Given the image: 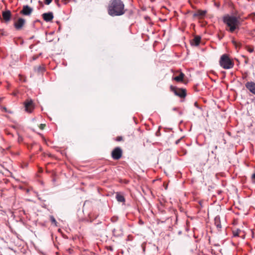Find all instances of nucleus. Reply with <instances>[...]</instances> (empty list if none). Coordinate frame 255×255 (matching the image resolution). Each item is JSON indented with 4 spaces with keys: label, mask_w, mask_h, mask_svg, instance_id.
Returning <instances> with one entry per match:
<instances>
[{
    "label": "nucleus",
    "mask_w": 255,
    "mask_h": 255,
    "mask_svg": "<svg viewBox=\"0 0 255 255\" xmlns=\"http://www.w3.org/2000/svg\"><path fill=\"white\" fill-rule=\"evenodd\" d=\"M125 5L121 0H111L108 7V13L112 16H120L125 13Z\"/></svg>",
    "instance_id": "obj_1"
},
{
    "label": "nucleus",
    "mask_w": 255,
    "mask_h": 255,
    "mask_svg": "<svg viewBox=\"0 0 255 255\" xmlns=\"http://www.w3.org/2000/svg\"><path fill=\"white\" fill-rule=\"evenodd\" d=\"M223 21L229 27L227 30L230 32H233L236 29H239L241 24L238 17L229 14L223 16Z\"/></svg>",
    "instance_id": "obj_2"
},
{
    "label": "nucleus",
    "mask_w": 255,
    "mask_h": 255,
    "mask_svg": "<svg viewBox=\"0 0 255 255\" xmlns=\"http://www.w3.org/2000/svg\"><path fill=\"white\" fill-rule=\"evenodd\" d=\"M220 65L225 69H230L234 67V64L227 54L222 55L219 60Z\"/></svg>",
    "instance_id": "obj_3"
},
{
    "label": "nucleus",
    "mask_w": 255,
    "mask_h": 255,
    "mask_svg": "<svg viewBox=\"0 0 255 255\" xmlns=\"http://www.w3.org/2000/svg\"><path fill=\"white\" fill-rule=\"evenodd\" d=\"M122 155V150L119 147H116L112 152V156L114 159H119Z\"/></svg>",
    "instance_id": "obj_4"
},
{
    "label": "nucleus",
    "mask_w": 255,
    "mask_h": 255,
    "mask_svg": "<svg viewBox=\"0 0 255 255\" xmlns=\"http://www.w3.org/2000/svg\"><path fill=\"white\" fill-rule=\"evenodd\" d=\"M171 89L173 91L175 95H176V96H178L180 98H183L185 97V90L181 89H176L174 88H173L172 86H171Z\"/></svg>",
    "instance_id": "obj_5"
},
{
    "label": "nucleus",
    "mask_w": 255,
    "mask_h": 255,
    "mask_svg": "<svg viewBox=\"0 0 255 255\" xmlns=\"http://www.w3.org/2000/svg\"><path fill=\"white\" fill-rule=\"evenodd\" d=\"M24 107L25 110L27 112L29 113H31L34 108L32 101L31 100H29L25 102Z\"/></svg>",
    "instance_id": "obj_6"
},
{
    "label": "nucleus",
    "mask_w": 255,
    "mask_h": 255,
    "mask_svg": "<svg viewBox=\"0 0 255 255\" xmlns=\"http://www.w3.org/2000/svg\"><path fill=\"white\" fill-rule=\"evenodd\" d=\"M246 87L250 92L255 95V83L254 82H248L246 83Z\"/></svg>",
    "instance_id": "obj_7"
},
{
    "label": "nucleus",
    "mask_w": 255,
    "mask_h": 255,
    "mask_svg": "<svg viewBox=\"0 0 255 255\" xmlns=\"http://www.w3.org/2000/svg\"><path fill=\"white\" fill-rule=\"evenodd\" d=\"M25 22V21L23 18H19L17 21L14 23V26L17 30H19L22 27Z\"/></svg>",
    "instance_id": "obj_8"
},
{
    "label": "nucleus",
    "mask_w": 255,
    "mask_h": 255,
    "mask_svg": "<svg viewBox=\"0 0 255 255\" xmlns=\"http://www.w3.org/2000/svg\"><path fill=\"white\" fill-rule=\"evenodd\" d=\"M42 17L45 21L49 22L53 19L54 16L52 12H49L47 13H44L42 14Z\"/></svg>",
    "instance_id": "obj_9"
},
{
    "label": "nucleus",
    "mask_w": 255,
    "mask_h": 255,
    "mask_svg": "<svg viewBox=\"0 0 255 255\" xmlns=\"http://www.w3.org/2000/svg\"><path fill=\"white\" fill-rule=\"evenodd\" d=\"M32 11V8L28 5H24L21 13L25 15H29Z\"/></svg>",
    "instance_id": "obj_10"
},
{
    "label": "nucleus",
    "mask_w": 255,
    "mask_h": 255,
    "mask_svg": "<svg viewBox=\"0 0 255 255\" xmlns=\"http://www.w3.org/2000/svg\"><path fill=\"white\" fill-rule=\"evenodd\" d=\"M2 16L5 21H8L10 20L11 13L9 10H7L2 12Z\"/></svg>",
    "instance_id": "obj_11"
},
{
    "label": "nucleus",
    "mask_w": 255,
    "mask_h": 255,
    "mask_svg": "<svg viewBox=\"0 0 255 255\" xmlns=\"http://www.w3.org/2000/svg\"><path fill=\"white\" fill-rule=\"evenodd\" d=\"M215 221V225L216 226L218 230H220L222 226L220 222V218L219 216H216L214 219Z\"/></svg>",
    "instance_id": "obj_12"
},
{
    "label": "nucleus",
    "mask_w": 255,
    "mask_h": 255,
    "mask_svg": "<svg viewBox=\"0 0 255 255\" xmlns=\"http://www.w3.org/2000/svg\"><path fill=\"white\" fill-rule=\"evenodd\" d=\"M201 37L199 36H196L193 40L191 44L194 46H198L200 44Z\"/></svg>",
    "instance_id": "obj_13"
},
{
    "label": "nucleus",
    "mask_w": 255,
    "mask_h": 255,
    "mask_svg": "<svg viewBox=\"0 0 255 255\" xmlns=\"http://www.w3.org/2000/svg\"><path fill=\"white\" fill-rule=\"evenodd\" d=\"M116 198L119 202H124L125 201V199L124 196L119 193H117Z\"/></svg>",
    "instance_id": "obj_14"
},
{
    "label": "nucleus",
    "mask_w": 255,
    "mask_h": 255,
    "mask_svg": "<svg viewBox=\"0 0 255 255\" xmlns=\"http://www.w3.org/2000/svg\"><path fill=\"white\" fill-rule=\"evenodd\" d=\"M184 74L183 73H181L179 76L174 78V79L177 82H181L183 81Z\"/></svg>",
    "instance_id": "obj_15"
},
{
    "label": "nucleus",
    "mask_w": 255,
    "mask_h": 255,
    "mask_svg": "<svg viewBox=\"0 0 255 255\" xmlns=\"http://www.w3.org/2000/svg\"><path fill=\"white\" fill-rule=\"evenodd\" d=\"M206 13V10H198L196 13L194 14V16H203Z\"/></svg>",
    "instance_id": "obj_16"
},
{
    "label": "nucleus",
    "mask_w": 255,
    "mask_h": 255,
    "mask_svg": "<svg viewBox=\"0 0 255 255\" xmlns=\"http://www.w3.org/2000/svg\"><path fill=\"white\" fill-rule=\"evenodd\" d=\"M50 219L51 223L53 224H54L55 226H57V223L55 219L54 218V217L53 216H50Z\"/></svg>",
    "instance_id": "obj_17"
},
{
    "label": "nucleus",
    "mask_w": 255,
    "mask_h": 255,
    "mask_svg": "<svg viewBox=\"0 0 255 255\" xmlns=\"http://www.w3.org/2000/svg\"><path fill=\"white\" fill-rule=\"evenodd\" d=\"M45 3L47 5H49L52 1V0H44Z\"/></svg>",
    "instance_id": "obj_18"
},
{
    "label": "nucleus",
    "mask_w": 255,
    "mask_h": 255,
    "mask_svg": "<svg viewBox=\"0 0 255 255\" xmlns=\"http://www.w3.org/2000/svg\"><path fill=\"white\" fill-rule=\"evenodd\" d=\"M233 43H234L235 45L237 47V46H240L241 45V44L240 43H237L235 41H233Z\"/></svg>",
    "instance_id": "obj_19"
},
{
    "label": "nucleus",
    "mask_w": 255,
    "mask_h": 255,
    "mask_svg": "<svg viewBox=\"0 0 255 255\" xmlns=\"http://www.w3.org/2000/svg\"><path fill=\"white\" fill-rule=\"evenodd\" d=\"M122 140V136H119L117 137V141H121Z\"/></svg>",
    "instance_id": "obj_20"
},
{
    "label": "nucleus",
    "mask_w": 255,
    "mask_h": 255,
    "mask_svg": "<svg viewBox=\"0 0 255 255\" xmlns=\"http://www.w3.org/2000/svg\"><path fill=\"white\" fill-rule=\"evenodd\" d=\"M45 125L44 124H41L40 126V128L41 129H43L44 128V127H45Z\"/></svg>",
    "instance_id": "obj_21"
},
{
    "label": "nucleus",
    "mask_w": 255,
    "mask_h": 255,
    "mask_svg": "<svg viewBox=\"0 0 255 255\" xmlns=\"http://www.w3.org/2000/svg\"><path fill=\"white\" fill-rule=\"evenodd\" d=\"M248 51H249L250 53H252V52H253L254 50H253V49H252V48H249Z\"/></svg>",
    "instance_id": "obj_22"
},
{
    "label": "nucleus",
    "mask_w": 255,
    "mask_h": 255,
    "mask_svg": "<svg viewBox=\"0 0 255 255\" xmlns=\"http://www.w3.org/2000/svg\"><path fill=\"white\" fill-rule=\"evenodd\" d=\"M43 70V68H42V67H40V66H39V67H38V70L39 71H41V70Z\"/></svg>",
    "instance_id": "obj_23"
},
{
    "label": "nucleus",
    "mask_w": 255,
    "mask_h": 255,
    "mask_svg": "<svg viewBox=\"0 0 255 255\" xmlns=\"http://www.w3.org/2000/svg\"><path fill=\"white\" fill-rule=\"evenodd\" d=\"M180 141V139H179L175 141V144H178L179 143Z\"/></svg>",
    "instance_id": "obj_24"
},
{
    "label": "nucleus",
    "mask_w": 255,
    "mask_h": 255,
    "mask_svg": "<svg viewBox=\"0 0 255 255\" xmlns=\"http://www.w3.org/2000/svg\"><path fill=\"white\" fill-rule=\"evenodd\" d=\"M22 140V137H20V136H19V137H18V141H21Z\"/></svg>",
    "instance_id": "obj_25"
},
{
    "label": "nucleus",
    "mask_w": 255,
    "mask_h": 255,
    "mask_svg": "<svg viewBox=\"0 0 255 255\" xmlns=\"http://www.w3.org/2000/svg\"><path fill=\"white\" fill-rule=\"evenodd\" d=\"M194 105H195V106L196 107H197V108L198 107V106H197V102H195V103H194Z\"/></svg>",
    "instance_id": "obj_26"
},
{
    "label": "nucleus",
    "mask_w": 255,
    "mask_h": 255,
    "mask_svg": "<svg viewBox=\"0 0 255 255\" xmlns=\"http://www.w3.org/2000/svg\"><path fill=\"white\" fill-rule=\"evenodd\" d=\"M3 109L5 112L6 111V108L3 107Z\"/></svg>",
    "instance_id": "obj_27"
},
{
    "label": "nucleus",
    "mask_w": 255,
    "mask_h": 255,
    "mask_svg": "<svg viewBox=\"0 0 255 255\" xmlns=\"http://www.w3.org/2000/svg\"><path fill=\"white\" fill-rule=\"evenodd\" d=\"M234 236H238V234H237H237L234 233Z\"/></svg>",
    "instance_id": "obj_28"
},
{
    "label": "nucleus",
    "mask_w": 255,
    "mask_h": 255,
    "mask_svg": "<svg viewBox=\"0 0 255 255\" xmlns=\"http://www.w3.org/2000/svg\"><path fill=\"white\" fill-rule=\"evenodd\" d=\"M215 149H217V145H215Z\"/></svg>",
    "instance_id": "obj_29"
},
{
    "label": "nucleus",
    "mask_w": 255,
    "mask_h": 255,
    "mask_svg": "<svg viewBox=\"0 0 255 255\" xmlns=\"http://www.w3.org/2000/svg\"><path fill=\"white\" fill-rule=\"evenodd\" d=\"M173 110L174 111H175V110H176V108H174L173 109Z\"/></svg>",
    "instance_id": "obj_30"
},
{
    "label": "nucleus",
    "mask_w": 255,
    "mask_h": 255,
    "mask_svg": "<svg viewBox=\"0 0 255 255\" xmlns=\"http://www.w3.org/2000/svg\"><path fill=\"white\" fill-rule=\"evenodd\" d=\"M55 1L58 2V0H55Z\"/></svg>",
    "instance_id": "obj_31"
}]
</instances>
